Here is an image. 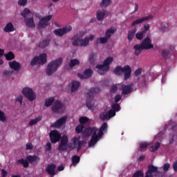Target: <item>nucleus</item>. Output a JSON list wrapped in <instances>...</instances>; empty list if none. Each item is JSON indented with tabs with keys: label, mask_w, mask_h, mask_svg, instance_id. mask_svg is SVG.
<instances>
[{
	"label": "nucleus",
	"mask_w": 177,
	"mask_h": 177,
	"mask_svg": "<svg viewBox=\"0 0 177 177\" xmlns=\"http://www.w3.org/2000/svg\"><path fill=\"white\" fill-rule=\"evenodd\" d=\"M101 92L100 88L99 87H94L93 88H90L88 93L86 94V106L91 109H93L95 102H94V97L95 95L99 94Z\"/></svg>",
	"instance_id": "nucleus-1"
},
{
	"label": "nucleus",
	"mask_w": 177,
	"mask_h": 177,
	"mask_svg": "<svg viewBox=\"0 0 177 177\" xmlns=\"http://www.w3.org/2000/svg\"><path fill=\"white\" fill-rule=\"evenodd\" d=\"M132 69L129 65H125L124 67L117 66L114 69V73L116 75H121L122 73H124V80H129L131 76Z\"/></svg>",
	"instance_id": "nucleus-2"
},
{
	"label": "nucleus",
	"mask_w": 177,
	"mask_h": 177,
	"mask_svg": "<svg viewBox=\"0 0 177 177\" xmlns=\"http://www.w3.org/2000/svg\"><path fill=\"white\" fill-rule=\"evenodd\" d=\"M63 62V59L62 57H59L55 60H53L50 62L48 65L46 70V74L48 76H50L53 75V73H55L58 67L62 64Z\"/></svg>",
	"instance_id": "nucleus-3"
},
{
	"label": "nucleus",
	"mask_w": 177,
	"mask_h": 177,
	"mask_svg": "<svg viewBox=\"0 0 177 177\" xmlns=\"http://www.w3.org/2000/svg\"><path fill=\"white\" fill-rule=\"evenodd\" d=\"M47 62V55L46 53H41L39 56H35L30 62L31 66H35L37 64L44 65Z\"/></svg>",
	"instance_id": "nucleus-4"
},
{
	"label": "nucleus",
	"mask_w": 177,
	"mask_h": 177,
	"mask_svg": "<svg viewBox=\"0 0 177 177\" xmlns=\"http://www.w3.org/2000/svg\"><path fill=\"white\" fill-rule=\"evenodd\" d=\"M51 110L56 114L63 113L65 112L66 106L64 104L61 102V101L57 100L54 102L53 106L51 107Z\"/></svg>",
	"instance_id": "nucleus-5"
},
{
	"label": "nucleus",
	"mask_w": 177,
	"mask_h": 177,
	"mask_svg": "<svg viewBox=\"0 0 177 177\" xmlns=\"http://www.w3.org/2000/svg\"><path fill=\"white\" fill-rule=\"evenodd\" d=\"M22 93L30 102L34 101L37 97L32 88H30L29 87H25V88H23Z\"/></svg>",
	"instance_id": "nucleus-6"
},
{
	"label": "nucleus",
	"mask_w": 177,
	"mask_h": 177,
	"mask_svg": "<svg viewBox=\"0 0 177 177\" xmlns=\"http://www.w3.org/2000/svg\"><path fill=\"white\" fill-rule=\"evenodd\" d=\"M53 18L52 15H49L48 16L42 17L40 20L39 24H37V29H41V28H45L47 26H49V21H51Z\"/></svg>",
	"instance_id": "nucleus-7"
},
{
	"label": "nucleus",
	"mask_w": 177,
	"mask_h": 177,
	"mask_svg": "<svg viewBox=\"0 0 177 177\" xmlns=\"http://www.w3.org/2000/svg\"><path fill=\"white\" fill-rule=\"evenodd\" d=\"M72 30V27L70 25L66 26L62 28H57L54 30V34L57 37H63L66 34L70 32Z\"/></svg>",
	"instance_id": "nucleus-8"
},
{
	"label": "nucleus",
	"mask_w": 177,
	"mask_h": 177,
	"mask_svg": "<svg viewBox=\"0 0 177 177\" xmlns=\"http://www.w3.org/2000/svg\"><path fill=\"white\" fill-rule=\"evenodd\" d=\"M89 45V40L87 37H84V39H76L73 41V46H81V47H86Z\"/></svg>",
	"instance_id": "nucleus-9"
},
{
	"label": "nucleus",
	"mask_w": 177,
	"mask_h": 177,
	"mask_svg": "<svg viewBox=\"0 0 177 177\" xmlns=\"http://www.w3.org/2000/svg\"><path fill=\"white\" fill-rule=\"evenodd\" d=\"M68 138L66 136H64L62 138L60 144L59 145L58 150L59 151H66L68 149Z\"/></svg>",
	"instance_id": "nucleus-10"
},
{
	"label": "nucleus",
	"mask_w": 177,
	"mask_h": 177,
	"mask_svg": "<svg viewBox=\"0 0 177 177\" xmlns=\"http://www.w3.org/2000/svg\"><path fill=\"white\" fill-rule=\"evenodd\" d=\"M50 138L51 142L55 144L60 140L61 135L57 131L54 130L50 133Z\"/></svg>",
	"instance_id": "nucleus-11"
},
{
	"label": "nucleus",
	"mask_w": 177,
	"mask_h": 177,
	"mask_svg": "<svg viewBox=\"0 0 177 177\" xmlns=\"http://www.w3.org/2000/svg\"><path fill=\"white\" fill-rule=\"evenodd\" d=\"M153 18V15H150L149 16L143 17L142 18L138 19L133 21L131 24V26L134 27L136 25H139L145 21H148L151 20Z\"/></svg>",
	"instance_id": "nucleus-12"
},
{
	"label": "nucleus",
	"mask_w": 177,
	"mask_h": 177,
	"mask_svg": "<svg viewBox=\"0 0 177 177\" xmlns=\"http://www.w3.org/2000/svg\"><path fill=\"white\" fill-rule=\"evenodd\" d=\"M120 90L122 91V95H127L131 93L133 90V84H122V86H121Z\"/></svg>",
	"instance_id": "nucleus-13"
},
{
	"label": "nucleus",
	"mask_w": 177,
	"mask_h": 177,
	"mask_svg": "<svg viewBox=\"0 0 177 177\" xmlns=\"http://www.w3.org/2000/svg\"><path fill=\"white\" fill-rule=\"evenodd\" d=\"M73 145L75 147H77V152H79L82 147L84 146V145L86 144V142L82 140H80V138L78 137H75L73 138Z\"/></svg>",
	"instance_id": "nucleus-14"
},
{
	"label": "nucleus",
	"mask_w": 177,
	"mask_h": 177,
	"mask_svg": "<svg viewBox=\"0 0 177 177\" xmlns=\"http://www.w3.org/2000/svg\"><path fill=\"white\" fill-rule=\"evenodd\" d=\"M141 44L145 50L153 48V45L151 44V39L149 35L142 41Z\"/></svg>",
	"instance_id": "nucleus-15"
},
{
	"label": "nucleus",
	"mask_w": 177,
	"mask_h": 177,
	"mask_svg": "<svg viewBox=\"0 0 177 177\" xmlns=\"http://www.w3.org/2000/svg\"><path fill=\"white\" fill-rule=\"evenodd\" d=\"M158 173V168L152 165L148 166L147 171L146 172L145 177H153V174Z\"/></svg>",
	"instance_id": "nucleus-16"
},
{
	"label": "nucleus",
	"mask_w": 177,
	"mask_h": 177,
	"mask_svg": "<svg viewBox=\"0 0 177 177\" xmlns=\"http://www.w3.org/2000/svg\"><path fill=\"white\" fill-rule=\"evenodd\" d=\"M93 74V71L91 68H86L84 71V73H77V76L81 79V80H84V79H87V78H90L92 76Z\"/></svg>",
	"instance_id": "nucleus-17"
},
{
	"label": "nucleus",
	"mask_w": 177,
	"mask_h": 177,
	"mask_svg": "<svg viewBox=\"0 0 177 177\" xmlns=\"http://www.w3.org/2000/svg\"><path fill=\"white\" fill-rule=\"evenodd\" d=\"M96 68H97V72L100 75H104L106 72L109 71L110 66H104L102 64H97Z\"/></svg>",
	"instance_id": "nucleus-18"
},
{
	"label": "nucleus",
	"mask_w": 177,
	"mask_h": 177,
	"mask_svg": "<svg viewBox=\"0 0 177 177\" xmlns=\"http://www.w3.org/2000/svg\"><path fill=\"white\" fill-rule=\"evenodd\" d=\"M67 121V116H62V118H60V119H58V120L56 121V122L53 123L52 127L59 128L62 126H63Z\"/></svg>",
	"instance_id": "nucleus-19"
},
{
	"label": "nucleus",
	"mask_w": 177,
	"mask_h": 177,
	"mask_svg": "<svg viewBox=\"0 0 177 177\" xmlns=\"http://www.w3.org/2000/svg\"><path fill=\"white\" fill-rule=\"evenodd\" d=\"M8 64L10 68L15 71H19L21 69L20 63L17 62L16 60L9 62Z\"/></svg>",
	"instance_id": "nucleus-20"
},
{
	"label": "nucleus",
	"mask_w": 177,
	"mask_h": 177,
	"mask_svg": "<svg viewBox=\"0 0 177 177\" xmlns=\"http://www.w3.org/2000/svg\"><path fill=\"white\" fill-rule=\"evenodd\" d=\"M97 129L96 127H88L84 132V135H86V136H90L93 134V136H96Z\"/></svg>",
	"instance_id": "nucleus-21"
},
{
	"label": "nucleus",
	"mask_w": 177,
	"mask_h": 177,
	"mask_svg": "<svg viewBox=\"0 0 177 177\" xmlns=\"http://www.w3.org/2000/svg\"><path fill=\"white\" fill-rule=\"evenodd\" d=\"M55 169L56 165H50L47 167L46 171L50 175V177H53L55 174Z\"/></svg>",
	"instance_id": "nucleus-22"
},
{
	"label": "nucleus",
	"mask_w": 177,
	"mask_h": 177,
	"mask_svg": "<svg viewBox=\"0 0 177 177\" xmlns=\"http://www.w3.org/2000/svg\"><path fill=\"white\" fill-rule=\"evenodd\" d=\"M106 15V10H98L97 12V18L99 21H102L104 19V16Z\"/></svg>",
	"instance_id": "nucleus-23"
},
{
	"label": "nucleus",
	"mask_w": 177,
	"mask_h": 177,
	"mask_svg": "<svg viewBox=\"0 0 177 177\" xmlns=\"http://www.w3.org/2000/svg\"><path fill=\"white\" fill-rule=\"evenodd\" d=\"M26 159L30 164H33L34 162L37 164L40 161V158L35 155V156H28Z\"/></svg>",
	"instance_id": "nucleus-24"
},
{
	"label": "nucleus",
	"mask_w": 177,
	"mask_h": 177,
	"mask_svg": "<svg viewBox=\"0 0 177 177\" xmlns=\"http://www.w3.org/2000/svg\"><path fill=\"white\" fill-rule=\"evenodd\" d=\"M25 19V22L26 25L30 28H35V24L34 22L33 17L30 18H24Z\"/></svg>",
	"instance_id": "nucleus-25"
},
{
	"label": "nucleus",
	"mask_w": 177,
	"mask_h": 177,
	"mask_svg": "<svg viewBox=\"0 0 177 177\" xmlns=\"http://www.w3.org/2000/svg\"><path fill=\"white\" fill-rule=\"evenodd\" d=\"M3 31L5 32H11L15 31V27L13 24L11 22L8 23L3 28Z\"/></svg>",
	"instance_id": "nucleus-26"
},
{
	"label": "nucleus",
	"mask_w": 177,
	"mask_h": 177,
	"mask_svg": "<svg viewBox=\"0 0 177 177\" xmlns=\"http://www.w3.org/2000/svg\"><path fill=\"white\" fill-rule=\"evenodd\" d=\"M80 86V82H77V80H72L71 82V91L74 92L77 91Z\"/></svg>",
	"instance_id": "nucleus-27"
},
{
	"label": "nucleus",
	"mask_w": 177,
	"mask_h": 177,
	"mask_svg": "<svg viewBox=\"0 0 177 177\" xmlns=\"http://www.w3.org/2000/svg\"><path fill=\"white\" fill-rule=\"evenodd\" d=\"M134 49L136 50V55H139L143 50H145V48L142 46V44L135 45L134 46Z\"/></svg>",
	"instance_id": "nucleus-28"
},
{
	"label": "nucleus",
	"mask_w": 177,
	"mask_h": 177,
	"mask_svg": "<svg viewBox=\"0 0 177 177\" xmlns=\"http://www.w3.org/2000/svg\"><path fill=\"white\" fill-rule=\"evenodd\" d=\"M116 31V29L113 28H111L109 29H108L106 31V33H105V37L109 39L111 37V36L115 33V32Z\"/></svg>",
	"instance_id": "nucleus-29"
},
{
	"label": "nucleus",
	"mask_w": 177,
	"mask_h": 177,
	"mask_svg": "<svg viewBox=\"0 0 177 177\" xmlns=\"http://www.w3.org/2000/svg\"><path fill=\"white\" fill-rule=\"evenodd\" d=\"M98 140L99 139L97 135L93 136L90 142H88V146L90 147L94 146L98 142Z\"/></svg>",
	"instance_id": "nucleus-30"
},
{
	"label": "nucleus",
	"mask_w": 177,
	"mask_h": 177,
	"mask_svg": "<svg viewBox=\"0 0 177 177\" xmlns=\"http://www.w3.org/2000/svg\"><path fill=\"white\" fill-rule=\"evenodd\" d=\"M136 32H137V28H135L134 29L129 30L128 39L129 41H132L133 39V37H135Z\"/></svg>",
	"instance_id": "nucleus-31"
},
{
	"label": "nucleus",
	"mask_w": 177,
	"mask_h": 177,
	"mask_svg": "<svg viewBox=\"0 0 177 177\" xmlns=\"http://www.w3.org/2000/svg\"><path fill=\"white\" fill-rule=\"evenodd\" d=\"M80 159H81V158L78 156H73L71 158L72 165H71V167L72 165H73L74 167L77 166L80 163Z\"/></svg>",
	"instance_id": "nucleus-32"
},
{
	"label": "nucleus",
	"mask_w": 177,
	"mask_h": 177,
	"mask_svg": "<svg viewBox=\"0 0 177 177\" xmlns=\"http://www.w3.org/2000/svg\"><path fill=\"white\" fill-rule=\"evenodd\" d=\"M41 120V116H38V118H35V119H32L29 123V127H32L34 125H36Z\"/></svg>",
	"instance_id": "nucleus-33"
},
{
	"label": "nucleus",
	"mask_w": 177,
	"mask_h": 177,
	"mask_svg": "<svg viewBox=\"0 0 177 177\" xmlns=\"http://www.w3.org/2000/svg\"><path fill=\"white\" fill-rule=\"evenodd\" d=\"M113 57H108L106 59H104L102 66L105 67H109V65L113 62Z\"/></svg>",
	"instance_id": "nucleus-34"
},
{
	"label": "nucleus",
	"mask_w": 177,
	"mask_h": 177,
	"mask_svg": "<svg viewBox=\"0 0 177 177\" xmlns=\"http://www.w3.org/2000/svg\"><path fill=\"white\" fill-rule=\"evenodd\" d=\"M17 165H22L24 166V168H27L29 167V163L28 161L26 160H24L23 158L18 160L17 161Z\"/></svg>",
	"instance_id": "nucleus-35"
},
{
	"label": "nucleus",
	"mask_w": 177,
	"mask_h": 177,
	"mask_svg": "<svg viewBox=\"0 0 177 177\" xmlns=\"http://www.w3.org/2000/svg\"><path fill=\"white\" fill-rule=\"evenodd\" d=\"M54 101H55L54 97H49L48 99L45 100V106L46 107L50 106Z\"/></svg>",
	"instance_id": "nucleus-36"
},
{
	"label": "nucleus",
	"mask_w": 177,
	"mask_h": 177,
	"mask_svg": "<svg viewBox=\"0 0 177 177\" xmlns=\"http://www.w3.org/2000/svg\"><path fill=\"white\" fill-rule=\"evenodd\" d=\"M80 65V60L77 59H73L71 60L70 63H69V66L71 68H73L75 66H78Z\"/></svg>",
	"instance_id": "nucleus-37"
},
{
	"label": "nucleus",
	"mask_w": 177,
	"mask_h": 177,
	"mask_svg": "<svg viewBox=\"0 0 177 177\" xmlns=\"http://www.w3.org/2000/svg\"><path fill=\"white\" fill-rule=\"evenodd\" d=\"M160 147V144L159 142H157L153 146L151 147L149 150L151 152L153 153L158 151Z\"/></svg>",
	"instance_id": "nucleus-38"
},
{
	"label": "nucleus",
	"mask_w": 177,
	"mask_h": 177,
	"mask_svg": "<svg viewBox=\"0 0 177 177\" xmlns=\"http://www.w3.org/2000/svg\"><path fill=\"white\" fill-rule=\"evenodd\" d=\"M31 14L30 10L26 8L23 12H21V15L22 17H24V19L27 18L28 17L29 15Z\"/></svg>",
	"instance_id": "nucleus-39"
},
{
	"label": "nucleus",
	"mask_w": 177,
	"mask_h": 177,
	"mask_svg": "<svg viewBox=\"0 0 177 177\" xmlns=\"http://www.w3.org/2000/svg\"><path fill=\"white\" fill-rule=\"evenodd\" d=\"M5 57L8 61H10L15 59V55L12 51L5 55Z\"/></svg>",
	"instance_id": "nucleus-40"
},
{
	"label": "nucleus",
	"mask_w": 177,
	"mask_h": 177,
	"mask_svg": "<svg viewBox=\"0 0 177 177\" xmlns=\"http://www.w3.org/2000/svg\"><path fill=\"white\" fill-rule=\"evenodd\" d=\"M111 3V0H102L100 3L102 8H106Z\"/></svg>",
	"instance_id": "nucleus-41"
},
{
	"label": "nucleus",
	"mask_w": 177,
	"mask_h": 177,
	"mask_svg": "<svg viewBox=\"0 0 177 177\" xmlns=\"http://www.w3.org/2000/svg\"><path fill=\"white\" fill-rule=\"evenodd\" d=\"M100 117L102 121L109 120L108 112H101V113L100 114Z\"/></svg>",
	"instance_id": "nucleus-42"
},
{
	"label": "nucleus",
	"mask_w": 177,
	"mask_h": 177,
	"mask_svg": "<svg viewBox=\"0 0 177 177\" xmlns=\"http://www.w3.org/2000/svg\"><path fill=\"white\" fill-rule=\"evenodd\" d=\"M86 35V32L84 31H80L77 35H75L74 39H82L84 35Z\"/></svg>",
	"instance_id": "nucleus-43"
},
{
	"label": "nucleus",
	"mask_w": 177,
	"mask_h": 177,
	"mask_svg": "<svg viewBox=\"0 0 177 177\" xmlns=\"http://www.w3.org/2000/svg\"><path fill=\"white\" fill-rule=\"evenodd\" d=\"M145 32H143L142 30L140 31V32H138L136 34V39L138 40H142V39L144 38L145 37Z\"/></svg>",
	"instance_id": "nucleus-44"
},
{
	"label": "nucleus",
	"mask_w": 177,
	"mask_h": 177,
	"mask_svg": "<svg viewBox=\"0 0 177 177\" xmlns=\"http://www.w3.org/2000/svg\"><path fill=\"white\" fill-rule=\"evenodd\" d=\"M79 121H80L81 125H83V124H86L89 121V119H88V118H86V116H82L81 118H80Z\"/></svg>",
	"instance_id": "nucleus-45"
},
{
	"label": "nucleus",
	"mask_w": 177,
	"mask_h": 177,
	"mask_svg": "<svg viewBox=\"0 0 177 177\" xmlns=\"http://www.w3.org/2000/svg\"><path fill=\"white\" fill-rule=\"evenodd\" d=\"M50 43V40L48 39H45L42 41L41 43L39 44V46L41 48H45L48 46Z\"/></svg>",
	"instance_id": "nucleus-46"
},
{
	"label": "nucleus",
	"mask_w": 177,
	"mask_h": 177,
	"mask_svg": "<svg viewBox=\"0 0 177 177\" xmlns=\"http://www.w3.org/2000/svg\"><path fill=\"white\" fill-rule=\"evenodd\" d=\"M162 56L165 58V59H167L169 58V50L165 49L162 50Z\"/></svg>",
	"instance_id": "nucleus-47"
},
{
	"label": "nucleus",
	"mask_w": 177,
	"mask_h": 177,
	"mask_svg": "<svg viewBox=\"0 0 177 177\" xmlns=\"http://www.w3.org/2000/svg\"><path fill=\"white\" fill-rule=\"evenodd\" d=\"M97 42L102 44H106L108 42V39L106 37H101L97 39Z\"/></svg>",
	"instance_id": "nucleus-48"
},
{
	"label": "nucleus",
	"mask_w": 177,
	"mask_h": 177,
	"mask_svg": "<svg viewBox=\"0 0 177 177\" xmlns=\"http://www.w3.org/2000/svg\"><path fill=\"white\" fill-rule=\"evenodd\" d=\"M13 73H14V71L12 70H5L3 72V75L4 77H8L11 76Z\"/></svg>",
	"instance_id": "nucleus-49"
},
{
	"label": "nucleus",
	"mask_w": 177,
	"mask_h": 177,
	"mask_svg": "<svg viewBox=\"0 0 177 177\" xmlns=\"http://www.w3.org/2000/svg\"><path fill=\"white\" fill-rule=\"evenodd\" d=\"M84 127L83 126V124H78V126H77L75 131L77 132V133H81L83 131Z\"/></svg>",
	"instance_id": "nucleus-50"
},
{
	"label": "nucleus",
	"mask_w": 177,
	"mask_h": 177,
	"mask_svg": "<svg viewBox=\"0 0 177 177\" xmlns=\"http://www.w3.org/2000/svg\"><path fill=\"white\" fill-rule=\"evenodd\" d=\"M95 54L94 53H91L89 55V62L90 64H93L95 63Z\"/></svg>",
	"instance_id": "nucleus-51"
},
{
	"label": "nucleus",
	"mask_w": 177,
	"mask_h": 177,
	"mask_svg": "<svg viewBox=\"0 0 177 177\" xmlns=\"http://www.w3.org/2000/svg\"><path fill=\"white\" fill-rule=\"evenodd\" d=\"M167 26L168 24L165 22H162V24H160V30H162V32H165L166 31Z\"/></svg>",
	"instance_id": "nucleus-52"
},
{
	"label": "nucleus",
	"mask_w": 177,
	"mask_h": 177,
	"mask_svg": "<svg viewBox=\"0 0 177 177\" xmlns=\"http://www.w3.org/2000/svg\"><path fill=\"white\" fill-rule=\"evenodd\" d=\"M0 121L1 122H6V118L5 116L4 112L3 111L0 110Z\"/></svg>",
	"instance_id": "nucleus-53"
},
{
	"label": "nucleus",
	"mask_w": 177,
	"mask_h": 177,
	"mask_svg": "<svg viewBox=\"0 0 177 177\" xmlns=\"http://www.w3.org/2000/svg\"><path fill=\"white\" fill-rule=\"evenodd\" d=\"M107 113H108L109 120L116 115V112L113 109H110V111H109Z\"/></svg>",
	"instance_id": "nucleus-54"
},
{
	"label": "nucleus",
	"mask_w": 177,
	"mask_h": 177,
	"mask_svg": "<svg viewBox=\"0 0 177 177\" xmlns=\"http://www.w3.org/2000/svg\"><path fill=\"white\" fill-rule=\"evenodd\" d=\"M112 109L114 111H120V110L121 109L120 106L119 105V104H113L112 105Z\"/></svg>",
	"instance_id": "nucleus-55"
},
{
	"label": "nucleus",
	"mask_w": 177,
	"mask_h": 177,
	"mask_svg": "<svg viewBox=\"0 0 177 177\" xmlns=\"http://www.w3.org/2000/svg\"><path fill=\"white\" fill-rule=\"evenodd\" d=\"M107 128H108V124H107V123L104 122L101 126L100 130L102 131L103 132H106L107 131Z\"/></svg>",
	"instance_id": "nucleus-56"
},
{
	"label": "nucleus",
	"mask_w": 177,
	"mask_h": 177,
	"mask_svg": "<svg viewBox=\"0 0 177 177\" xmlns=\"http://www.w3.org/2000/svg\"><path fill=\"white\" fill-rule=\"evenodd\" d=\"M133 177H144V174L142 171H138L133 175Z\"/></svg>",
	"instance_id": "nucleus-57"
},
{
	"label": "nucleus",
	"mask_w": 177,
	"mask_h": 177,
	"mask_svg": "<svg viewBox=\"0 0 177 177\" xmlns=\"http://www.w3.org/2000/svg\"><path fill=\"white\" fill-rule=\"evenodd\" d=\"M142 73V69L141 68H138L135 71L136 77H140Z\"/></svg>",
	"instance_id": "nucleus-58"
},
{
	"label": "nucleus",
	"mask_w": 177,
	"mask_h": 177,
	"mask_svg": "<svg viewBox=\"0 0 177 177\" xmlns=\"http://www.w3.org/2000/svg\"><path fill=\"white\" fill-rule=\"evenodd\" d=\"M139 146L141 149H144L147 148L149 144L147 142H141L140 143Z\"/></svg>",
	"instance_id": "nucleus-59"
},
{
	"label": "nucleus",
	"mask_w": 177,
	"mask_h": 177,
	"mask_svg": "<svg viewBox=\"0 0 177 177\" xmlns=\"http://www.w3.org/2000/svg\"><path fill=\"white\" fill-rule=\"evenodd\" d=\"M28 0H19L18 5L20 6H25L27 3Z\"/></svg>",
	"instance_id": "nucleus-60"
},
{
	"label": "nucleus",
	"mask_w": 177,
	"mask_h": 177,
	"mask_svg": "<svg viewBox=\"0 0 177 177\" xmlns=\"http://www.w3.org/2000/svg\"><path fill=\"white\" fill-rule=\"evenodd\" d=\"M122 99V95H120V94H117L115 96V103H118Z\"/></svg>",
	"instance_id": "nucleus-61"
},
{
	"label": "nucleus",
	"mask_w": 177,
	"mask_h": 177,
	"mask_svg": "<svg viewBox=\"0 0 177 177\" xmlns=\"http://www.w3.org/2000/svg\"><path fill=\"white\" fill-rule=\"evenodd\" d=\"M150 28L149 24H146L144 26V30H142L145 33H146Z\"/></svg>",
	"instance_id": "nucleus-62"
},
{
	"label": "nucleus",
	"mask_w": 177,
	"mask_h": 177,
	"mask_svg": "<svg viewBox=\"0 0 177 177\" xmlns=\"http://www.w3.org/2000/svg\"><path fill=\"white\" fill-rule=\"evenodd\" d=\"M118 87L117 86H115V84H114L113 86H112L111 88V92L113 93H115L117 92L118 91Z\"/></svg>",
	"instance_id": "nucleus-63"
},
{
	"label": "nucleus",
	"mask_w": 177,
	"mask_h": 177,
	"mask_svg": "<svg viewBox=\"0 0 177 177\" xmlns=\"http://www.w3.org/2000/svg\"><path fill=\"white\" fill-rule=\"evenodd\" d=\"M46 151H50L51 150V144L50 142H48L46 147H45Z\"/></svg>",
	"instance_id": "nucleus-64"
}]
</instances>
